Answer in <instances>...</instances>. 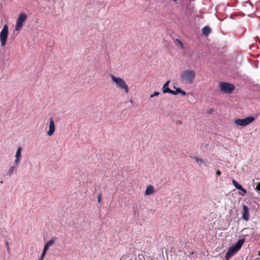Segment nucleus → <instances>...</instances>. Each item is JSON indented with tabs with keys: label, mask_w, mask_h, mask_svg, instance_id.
Returning <instances> with one entry per match:
<instances>
[{
	"label": "nucleus",
	"mask_w": 260,
	"mask_h": 260,
	"mask_svg": "<svg viewBox=\"0 0 260 260\" xmlns=\"http://www.w3.org/2000/svg\"><path fill=\"white\" fill-rule=\"evenodd\" d=\"M110 77L112 82L115 84L117 88L120 90H123L126 93H128V86L122 78L120 77H116L112 74L110 75Z\"/></svg>",
	"instance_id": "obj_1"
},
{
	"label": "nucleus",
	"mask_w": 260,
	"mask_h": 260,
	"mask_svg": "<svg viewBox=\"0 0 260 260\" xmlns=\"http://www.w3.org/2000/svg\"><path fill=\"white\" fill-rule=\"evenodd\" d=\"M195 77V71L189 70L184 71L180 75L181 81L187 84H192L193 82Z\"/></svg>",
	"instance_id": "obj_2"
},
{
	"label": "nucleus",
	"mask_w": 260,
	"mask_h": 260,
	"mask_svg": "<svg viewBox=\"0 0 260 260\" xmlns=\"http://www.w3.org/2000/svg\"><path fill=\"white\" fill-rule=\"evenodd\" d=\"M245 242L244 239H241L234 245L230 247L225 255L226 260H229L235 253L238 252Z\"/></svg>",
	"instance_id": "obj_3"
},
{
	"label": "nucleus",
	"mask_w": 260,
	"mask_h": 260,
	"mask_svg": "<svg viewBox=\"0 0 260 260\" xmlns=\"http://www.w3.org/2000/svg\"><path fill=\"white\" fill-rule=\"evenodd\" d=\"M219 88L221 92L231 94L235 89V86L232 83L228 82H220L219 84Z\"/></svg>",
	"instance_id": "obj_4"
},
{
	"label": "nucleus",
	"mask_w": 260,
	"mask_h": 260,
	"mask_svg": "<svg viewBox=\"0 0 260 260\" xmlns=\"http://www.w3.org/2000/svg\"><path fill=\"white\" fill-rule=\"evenodd\" d=\"M8 35V26L7 24L4 25L1 33H0V41L1 45L4 47L7 42Z\"/></svg>",
	"instance_id": "obj_5"
},
{
	"label": "nucleus",
	"mask_w": 260,
	"mask_h": 260,
	"mask_svg": "<svg viewBox=\"0 0 260 260\" xmlns=\"http://www.w3.org/2000/svg\"><path fill=\"white\" fill-rule=\"evenodd\" d=\"M254 120L252 116H249L244 119H237L235 120V123L239 126H246L252 123Z\"/></svg>",
	"instance_id": "obj_6"
},
{
	"label": "nucleus",
	"mask_w": 260,
	"mask_h": 260,
	"mask_svg": "<svg viewBox=\"0 0 260 260\" xmlns=\"http://www.w3.org/2000/svg\"><path fill=\"white\" fill-rule=\"evenodd\" d=\"M243 6L244 8V10L247 11L248 13H250L247 14V16H250L252 15V13H251L253 10V5L250 1H247L244 2L243 4ZM254 12V11H253Z\"/></svg>",
	"instance_id": "obj_7"
},
{
	"label": "nucleus",
	"mask_w": 260,
	"mask_h": 260,
	"mask_svg": "<svg viewBox=\"0 0 260 260\" xmlns=\"http://www.w3.org/2000/svg\"><path fill=\"white\" fill-rule=\"evenodd\" d=\"M55 130V124L52 117L49 119V130L47 132V135L51 136L54 133Z\"/></svg>",
	"instance_id": "obj_8"
},
{
	"label": "nucleus",
	"mask_w": 260,
	"mask_h": 260,
	"mask_svg": "<svg viewBox=\"0 0 260 260\" xmlns=\"http://www.w3.org/2000/svg\"><path fill=\"white\" fill-rule=\"evenodd\" d=\"M26 18L27 17H18L15 27L16 30L19 31L20 30L23 23L26 21Z\"/></svg>",
	"instance_id": "obj_9"
},
{
	"label": "nucleus",
	"mask_w": 260,
	"mask_h": 260,
	"mask_svg": "<svg viewBox=\"0 0 260 260\" xmlns=\"http://www.w3.org/2000/svg\"><path fill=\"white\" fill-rule=\"evenodd\" d=\"M243 213L242 214V218H243V219L247 221L249 219V209L246 205H244L243 206Z\"/></svg>",
	"instance_id": "obj_10"
},
{
	"label": "nucleus",
	"mask_w": 260,
	"mask_h": 260,
	"mask_svg": "<svg viewBox=\"0 0 260 260\" xmlns=\"http://www.w3.org/2000/svg\"><path fill=\"white\" fill-rule=\"evenodd\" d=\"M21 150H22V149L20 147H19L17 148V151H16V154H15L16 158L15 159V163L16 165H18L20 163Z\"/></svg>",
	"instance_id": "obj_11"
},
{
	"label": "nucleus",
	"mask_w": 260,
	"mask_h": 260,
	"mask_svg": "<svg viewBox=\"0 0 260 260\" xmlns=\"http://www.w3.org/2000/svg\"><path fill=\"white\" fill-rule=\"evenodd\" d=\"M232 183L234 186L237 189H239L240 190L242 191L244 194H245L247 193V190L244 189L240 184L238 183V182L236 181L234 179L232 180Z\"/></svg>",
	"instance_id": "obj_12"
},
{
	"label": "nucleus",
	"mask_w": 260,
	"mask_h": 260,
	"mask_svg": "<svg viewBox=\"0 0 260 260\" xmlns=\"http://www.w3.org/2000/svg\"><path fill=\"white\" fill-rule=\"evenodd\" d=\"M57 238L53 237L50 239L44 245V248L48 250L49 247L52 246L56 241Z\"/></svg>",
	"instance_id": "obj_13"
},
{
	"label": "nucleus",
	"mask_w": 260,
	"mask_h": 260,
	"mask_svg": "<svg viewBox=\"0 0 260 260\" xmlns=\"http://www.w3.org/2000/svg\"><path fill=\"white\" fill-rule=\"evenodd\" d=\"M170 83V81H168L163 86L162 88V92L164 93H169L171 94L172 92H173V90L170 89L169 88V84Z\"/></svg>",
	"instance_id": "obj_14"
},
{
	"label": "nucleus",
	"mask_w": 260,
	"mask_h": 260,
	"mask_svg": "<svg viewBox=\"0 0 260 260\" xmlns=\"http://www.w3.org/2000/svg\"><path fill=\"white\" fill-rule=\"evenodd\" d=\"M193 158L200 166H207V162L206 160H204L203 159L200 158L197 156L194 157Z\"/></svg>",
	"instance_id": "obj_15"
},
{
	"label": "nucleus",
	"mask_w": 260,
	"mask_h": 260,
	"mask_svg": "<svg viewBox=\"0 0 260 260\" xmlns=\"http://www.w3.org/2000/svg\"><path fill=\"white\" fill-rule=\"evenodd\" d=\"M155 192L154 188L152 185H149L147 187V188L145 192V196H148L153 193Z\"/></svg>",
	"instance_id": "obj_16"
},
{
	"label": "nucleus",
	"mask_w": 260,
	"mask_h": 260,
	"mask_svg": "<svg viewBox=\"0 0 260 260\" xmlns=\"http://www.w3.org/2000/svg\"><path fill=\"white\" fill-rule=\"evenodd\" d=\"M211 31V28L208 26H206L202 28V33L205 36H208L210 34Z\"/></svg>",
	"instance_id": "obj_17"
},
{
	"label": "nucleus",
	"mask_w": 260,
	"mask_h": 260,
	"mask_svg": "<svg viewBox=\"0 0 260 260\" xmlns=\"http://www.w3.org/2000/svg\"><path fill=\"white\" fill-rule=\"evenodd\" d=\"M16 170V167L14 166H12L10 168L7 175H11L15 170Z\"/></svg>",
	"instance_id": "obj_18"
},
{
	"label": "nucleus",
	"mask_w": 260,
	"mask_h": 260,
	"mask_svg": "<svg viewBox=\"0 0 260 260\" xmlns=\"http://www.w3.org/2000/svg\"><path fill=\"white\" fill-rule=\"evenodd\" d=\"M175 42L179 44L181 49H185V47H184V44L182 41H181L179 39H176Z\"/></svg>",
	"instance_id": "obj_19"
},
{
	"label": "nucleus",
	"mask_w": 260,
	"mask_h": 260,
	"mask_svg": "<svg viewBox=\"0 0 260 260\" xmlns=\"http://www.w3.org/2000/svg\"><path fill=\"white\" fill-rule=\"evenodd\" d=\"M182 91V89L180 88H176V90H173V92L171 93L172 94L176 95L178 93H180Z\"/></svg>",
	"instance_id": "obj_20"
},
{
	"label": "nucleus",
	"mask_w": 260,
	"mask_h": 260,
	"mask_svg": "<svg viewBox=\"0 0 260 260\" xmlns=\"http://www.w3.org/2000/svg\"><path fill=\"white\" fill-rule=\"evenodd\" d=\"M47 251V250L46 249H45L44 248L43 249V252L41 255V257L39 260H43L44 259V258L45 256Z\"/></svg>",
	"instance_id": "obj_21"
},
{
	"label": "nucleus",
	"mask_w": 260,
	"mask_h": 260,
	"mask_svg": "<svg viewBox=\"0 0 260 260\" xmlns=\"http://www.w3.org/2000/svg\"><path fill=\"white\" fill-rule=\"evenodd\" d=\"M160 94L159 92L158 91H155L153 94L150 95V98H153L155 96H157Z\"/></svg>",
	"instance_id": "obj_22"
},
{
	"label": "nucleus",
	"mask_w": 260,
	"mask_h": 260,
	"mask_svg": "<svg viewBox=\"0 0 260 260\" xmlns=\"http://www.w3.org/2000/svg\"><path fill=\"white\" fill-rule=\"evenodd\" d=\"M102 201V193H99L98 196V203H100Z\"/></svg>",
	"instance_id": "obj_23"
},
{
	"label": "nucleus",
	"mask_w": 260,
	"mask_h": 260,
	"mask_svg": "<svg viewBox=\"0 0 260 260\" xmlns=\"http://www.w3.org/2000/svg\"><path fill=\"white\" fill-rule=\"evenodd\" d=\"M256 189L260 191V183H258L256 187Z\"/></svg>",
	"instance_id": "obj_24"
},
{
	"label": "nucleus",
	"mask_w": 260,
	"mask_h": 260,
	"mask_svg": "<svg viewBox=\"0 0 260 260\" xmlns=\"http://www.w3.org/2000/svg\"><path fill=\"white\" fill-rule=\"evenodd\" d=\"M6 246H7V248L8 251H9L10 250V247H9L8 242H6Z\"/></svg>",
	"instance_id": "obj_25"
},
{
	"label": "nucleus",
	"mask_w": 260,
	"mask_h": 260,
	"mask_svg": "<svg viewBox=\"0 0 260 260\" xmlns=\"http://www.w3.org/2000/svg\"><path fill=\"white\" fill-rule=\"evenodd\" d=\"M182 95H185L186 94V92L184 91V90H182L181 93H180Z\"/></svg>",
	"instance_id": "obj_26"
},
{
	"label": "nucleus",
	"mask_w": 260,
	"mask_h": 260,
	"mask_svg": "<svg viewBox=\"0 0 260 260\" xmlns=\"http://www.w3.org/2000/svg\"><path fill=\"white\" fill-rule=\"evenodd\" d=\"M19 16H27V15L24 13H21L19 14Z\"/></svg>",
	"instance_id": "obj_27"
},
{
	"label": "nucleus",
	"mask_w": 260,
	"mask_h": 260,
	"mask_svg": "<svg viewBox=\"0 0 260 260\" xmlns=\"http://www.w3.org/2000/svg\"><path fill=\"white\" fill-rule=\"evenodd\" d=\"M216 175L218 176H219L221 175V172L220 171V170H217L216 171Z\"/></svg>",
	"instance_id": "obj_28"
},
{
	"label": "nucleus",
	"mask_w": 260,
	"mask_h": 260,
	"mask_svg": "<svg viewBox=\"0 0 260 260\" xmlns=\"http://www.w3.org/2000/svg\"><path fill=\"white\" fill-rule=\"evenodd\" d=\"M258 255H260V251H258Z\"/></svg>",
	"instance_id": "obj_29"
},
{
	"label": "nucleus",
	"mask_w": 260,
	"mask_h": 260,
	"mask_svg": "<svg viewBox=\"0 0 260 260\" xmlns=\"http://www.w3.org/2000/svg\"><path fill=\"white\" fill-rule=\"evenodd\" d=\"M212 111H213V110H211V111H210V113H211Z\"/></svg>",
	"instance_id": "obj_30"
},
{
	"label": "nucleus",
	"mask_w": 260,
	"mask_h": 260,
	"mask_svg": "<svg viewBox=\"0 0 260 260\" xmlns=\"http://www.w3.org/2000/svg\"><path fill=\"white\" fill-rule=\"evenodd\" d=\"M131 103H133V101L132 100H131Z\"/></svg>",
	"instance_id": "obj_31"
},
{
	"label": "nucleus",
	"mask_w": 260,
	"mask_h": 260,
	"mask_svg": "<svg viewBox=\"0 0 260 260\" xmlns=\"http://www.w3.org/2000/svg\"><path fill=\"white\" fill-rule=\"evenodd\" d=\"M190 6V7H192L191 4H190V6Z\"/></svg>",
	"instance_id": "obj_32"
}]
</instances>
